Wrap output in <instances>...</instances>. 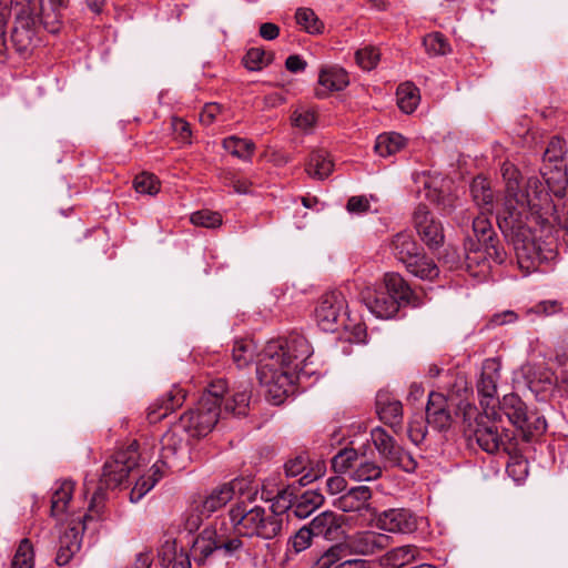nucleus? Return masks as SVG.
<instances>
[{"label": "nucleus", "mask_w": 568, "mask_h": 568, "mask_svg": "<svg viewBox=\"0 0 568 568\" xmlns=\"http://www.w3.org/2000/svg\"><path fill=\"white\" fill-rule=\"evenodd\" d=\"M504 190L503 223L499 230L507 242L511 243L521 267L529 268L536 263L552 260L556 255V240L551 227H545V239L537 237L530 227L526 226L524 216L528 210L539 206L534 199L547 201V193L537 179H530L526 185H521V173L513 163L505 162L501 166Z\"/></svg>", "instance_id": "1"}, {"label": "nucleus", "mask_w": 568, "mask_h": 568, "mask_svg": "<svg viewBox=\"0 0 568 568\" xmlns=\"http://www.w3.org/2000/svg\"><path fill=\"white\" fill-rule=\"evenodd\" d=\"M313 351L307 339L293 333L266 343L256 354L253 339H240L234 343L232 357L239 368L246 367L255 357L256 374L262 386L266 388L268 400L274 405L282 404L292 392L294 383L308 375L304 368Z\"/></svg>", "instance_id": "2"}, {"label": "nucleus", "mask_w": 568, "mask_h": 568, "mask_svg": "<svg viewBox=\"0 0 568 568\" xmlns=\"http://www.w3.org/2000/svg\"><path fill=\"white\" fill-rule=\"evenodd\" d=\"M290 494L277 493L270 507L253 506L240 503L230 509L229 516L234 530L248 538L272 540L281 536L287 521L291 507Z\"/></svg>", "instance_id": "3"}, {"label": "nucleus", "mask_w": 568, "mask_h": 568, "mask_svg": "<svg viewBox=\"0 0 568 568\" xmlns=\"http://www.w3.org/2000/svg\"><path fill=\"white\" fill-rule=\"evenodd\" d=\"M51 11L47 12L42 0H21L14 7L16 22L11 40L21 53L29 51L37 41L40 26L49 32L59 30L60 10L68 6L69 0H49Z\"/></svg>", "instance_id": "4"}, {"label": "nucleus", "mask_w": 568, "mask_h": 568, "mask_svg": "<svg viewBox=\"0 0 568 568\" xmlns=\"http://www.w3.org/2000/svg\"><path fill=\"white\" fill-rule=\"evenodd\" d=\"M477 389L483 413L479 416L476 439L484 452L494 455L497 453V366L495 358L484 362Z\"/></svg>", "instance_id": "5"}, {"label": "nucleus", "mask_w": 568, "mask_h": 568, "mask_svg": "<svg viewBox=\"0 0 568 568\" xmlns=\"http://www.w3.org/2000/svg\"><path fill=\"white\" fill-rule=\"evenodd\" d=\"M384 287L385 290L368 292L364 296L368 311L377 318H392L404 305L413 307L419 305L418 298L398 273L385 274Z\"/></svg>", "instance_id": "6"}, {"label": "nucleus", "mask_w": 568, "mask_h": 568, "mask_svg": "<svg viewBox=\"0 0 568 568\" xmlns=\"http://www.w3.org/2000/svg\"><path fill=\"white\" fill-rule=\"evenodd\" d=\"M140 454L136 442L128 447L115 452L110 459L104 463L99 487L94 490L90 511H97L101 516L103 509L104 491L103 488H115L121 486L139 467Z\"/></svg>", "instance_id": "7"}, {"label": "nucleus", "mask_w": 568, "mask_h": 568, "mask_svg": "<svg viewBox=\"0 0 568 568\" xmlns=\"http://www.w3.org/2000/svg\"><path fill=\"white\" fill-rule=\"evenodd\" d=\"M225 392L226 385L222 379L212 383L201 396L195 408L182 415V428L192 437L206 436L214 428L221 415V398Z\"/></svg>", "instance_id": "8"}, {"label": "nucleus", "mask_w": 568, "mask_h": 568, "mask_svg": "<svg viewBox=\"0 0 568 568\" xmlns=\"http://www.w3.org/2000/svg\"><path fill=\"white\" fill-rule=\"evenodd\" d=\"M470 192L475 203L480 209L479 215L473 221L474 233L487 253L490 256L496 255L497 248L493 226L497 222V213L495 212L494 191L485 178L477 176L471 182Z\"/></svg>", "instance_id": "9"}, {"label": "nucleus", "mask_w": 568, "mask_h": 568, "mask_svg": "<svg viewBox=\"0 0 568 568\" xmlns=\"http://www.w3.org/2000/svg\"><path fill=\"white\" fill-rule=\"evenodd\" d=\"M332 467L336 473L347 475L355 481H372L382 475L378 464L354 448L339 450L332 459Z\"/></svg>", "instance_id": "10"}, {"label": "nucleus", "mask_w": 568, "mask_h": 568, "mask_svg": "<svg viewBox=\"0 0 568 568\" xmlns=\"http://www.w3.org/2000/svg\"><path fill=\"white\" fill-rule=\"evenodd\" d=\"M372 442L381 457L390 466L400 467L405 471H414L417 462L412 454L405 452L396 444L394 438L382 427H375L371 432Z\"/></svg>", "instance_id": "11"}, {"label": "nucleus", "mask_w": 568, "mask_h": 568, "mask_svg": "<svg viewBox=\"0 0 568 568\" xmlns=\"http://www.w3.org/2000/svg\"><path fill=\"white\" fill-rule=\"evenodd\" d=\"M390 537L371 529L357 530L343 540L346 554L362 557L374 556L388 547Z\"/></svg>", "instance_id": "12"}, {"label": "nucleus", "mask_w": 568, "mask_h": 568, "mask_svg": "<svg viewBox=\"0 0 568 568\" xmlns=\"http://www.w3.org/2000/svg\"><path fill=\"white\" fill-rule=\"evenodd\" d=\"M189 460V446L174 432H168L161 439L159 464L162 470L165 469L182 470Z\"/></svg>", "instance_id": "13"}, {"label": "nucleus", "mask_w": 568, "mask_h": 568, "mask_svg": "<svg viewBox=\"0 0 568 568\" xmlns=\"http://www.w3.org/2000/svg\"><path fill=\"white\" fill-rule=\"evenodd\" d=\"M97 511H90L82 518V523H70L65 530L60 535L55 562L58 566H65L72 557L80 550L82 542V532L85 525L93 518H99Z\"/></svg>", "instance_id": "14"}, {"label": "nucleus", "mask_w": 568, "mask_h": 568, "mask_svg": "<svg viewBox=\"0 0 568 568\" xmlns=\"http://www.w3.org/2000/svg\"><path fill=\"white\" fill-rule=\"evenodd\" d=\"M344 306L345 298L341 292L332 291L324 294L315 310L320 328L324 332H334Z\"/></svg>", "instance_id": "15"}, {"label": "nucleus", "mask_w": 568, "mask_h": 568, "mask_svg": "<svg viewBox=\"0 0 568 568\" xmlns=\"http://www.w3.org/2000/svg\"><path fill=\"white\" fill-rule=\"evenodd\" d=\"M376 526L387 532L412 534L417 529V519L408 509L392 508L377 515Z\"/></svg>", "instance_id": "16"}, {"label": "nucleus", "mask_w": 568, "mask_h": 568, "mask_svg": "<svg viewBox=\"0 0 568 568\" xmlns=\"http://www.w3.org/2000/svg\"><path fill=\"white\" fill-rule=\"evenodd\" d=\"M372 490L368 486H356L333 499V505L343 513H357L361 516L373 513Z\"/></svg>", "instance_id": "17"}, {"label": "nucleus", "mask_w": 568, "mask_h": 568, "mask_svg": "<svg viewBox=\"0 0 568 568\" xmlns=\"http://www.w3.org/2000/svg\"><path fill=\"white\" fill-rule=\"evenodd\" d=\"M540 174L547 185V190L545 186H542L544 191L547 193V201L542 200L539 202L538 199H534V202L539 203V206L535 207L532 211H538L539 209L542 207L544 204H547L550 201L549 193H552L557 197H564L566 195L568 186V176L566 169L564 166L548 168L547 165H544L540 169ZM531 179H536V176H531ZM529 180L530 178L527 179V181H525L524 178L521 176L523 187H526ZM537 180L540 183H542L538 178Z\"/></svg>", "instance_id": "18"}, {"label": "nucleus", "mask_w": 568, "mask_h": 568, "mask_svg": "<svg viewBox=\"0 0 568 568\" xmlns=\"http://www.w3.org/2000/svg\"><path fill=\"white\" fill-rule=\"evenodd\" d=\"M414 224L420 239L430 247H438L444 242L443 226L430 214L427 206L419 205L414 212Z\"/></svg>", "instance_id": "19"}, {"label": "nucleus", "mask_w": 568, "mask_h": 568, "mask_svg": "<svg viewBox=\"0 0 568 568\" xmlns=\"http://www.w3.org/2000/svg\"><path fill=\"white\" fill-rule=\"evenodd\" d=\"M516 439L510 437L508 430L499 434V445H504V450L508 454L509 460L506 464V474L515 481L521 483L528 475L527 460L517 454V443L513 444L511 440Z\"/></svg>", "instance_id": "20"}, {"label": "nucleus", "mask_w": 568, "mask_h": 568, "mask_svg": "<svg viewBox=\"0 0 568 568\" xmlns=\"http://www.w3.org/2000/svg\"><path fill=\"white\" fill-rule=\"evenodd\" d=\"M314 537L336 540L343 534V518L333 511H323L307 525Z\"/></svg>", "instance_id": "21"}, {"label": "nucleus", "mask_w": 568, "mask_h": 568, "mask_svg": "<svg viewBox=\"0 0 568 568\" xmlns=\"http://www.w3.org/2000/svg\"><path fill=\"white\" fill-rule=\"evenodd\" d=\"M445 180L439 175L420 172L414 175V183L419 199L434 203H444L443 186Z\"/></svg>", "instance_id": "22"}, {"label": "nucleus", "mask_w": 568, "mask_h": 568, "mask_svg": "<svg viewBox=\"0 0 568 568\" xmlns=\"http://www.w3.org/2000/svg\"><path fill=\"white\" fill-rule=\"evenodd\" d=\"M514 427L516 428L517 436H520L524 442L529 443L538 439L546 433L547 422L537 410L527 409Z\"/></svg>", "instance_id": "23"}, {"label": "nucleus", "mask_w": 568, "mask_h": 568, "mask_svg": "<svg viewBox=\"0 0 568 568\" xmlns=\"http://www.w3.org/2000/svg\"><path fill=\"white\" fill-rule=\"evenodd\" d=\"M419 559V550L414 545L394 547L377 559L381 568H403Z\"/></svg>", "instance_id": "24"}, {"label": "nucleus", "mask_w": 568, "mask_h": 568, "mask_svg": "<svg viewBox=\"0 0 568 568\" xmlns=\"http://www.w3.org/2000/svg\"><path fill=\"white\" fill-rule=\"evenodd\" d=\"M252 395V385L248 382L241 383L239 386L233 387L224 402V413L233 414L235 416H245L248 412L250 400Z\"/></svg>", "instance_id": "25"}, {"label": "nucleus", "mask_w": 568, "mask_h": 568, "mask_svg": "<svg viewBox=\"0 0 568 568\" xmlns=\"http://www.w3.org/2000/svg\"><path fill=\"white\" fill-rule=\"evenodd\" d=\"M239 483L231 481L214 488L201 503L200 511L210 517L213 513L224 507L235 495Z\"/></svg>", "instance_id": "26"}, {"label": "nucleus", "mask_w": 568, "mask_h": 568, "mask_svg": "<svg viewBox=\"0 0 568 568\" xmlns=\"http://www.w3.org/2000/svg\"><path fill=\"white\" fill-rule=\"evenodd\" d=\"M389 247L395 258L404 265H407L423 250L408 232L395 234Z\"/></svg>", "instance_id": "27"}, {"label": "nucleus", "mask_w": 568, "mask_h": 568, "mask_svg": "<svg viewBox=\"0 0 568 568\" xmlns=\"http://www.w3.org/2000/svg\"><path fill=\"white\" fill-rule=\"evenodd\" d=\"M349 80L345 70L341 68L322 69L318 77L320 89L316 94L325 97L328 92L341 91L347 87Z\"/></svg>", "instance_id": "28"}, {"label": "nucleus", "mask_w": 568, "mask_h": 568, "mask_svg": "<svg viewBox=\"0 0 568 568\" xmlns=\"http://www.w3.org/2000/svg\"><path fill=\"white\" fill-rule=\"evenodd\" d=\"M407 272L422 281H434L439 275V267L423 250L405 265Z\"/></svg>", "instance_id": "29"}, {"label": "nucleus", "mask_w": 568, "mask_h": 568, "mask_svg": "<svg viewBox=\"0 0 568 568\" xmlns=\"http://www.w3.org/2000/svg\"><path fill=\"white\" fill-rule=\"evenodd\" d=\"M442 402V395L432 393L426 407V423L438 430L447 428L450 424V415L440 405Z\"/></svg>", "instance_id": "30"}, {"label": "nucleus", "mask_w": 568, "mask_h": 568, "mask_svg": "<svg viewBox=\"0 0 568 568\" xmlns=\"http://www.w3.org/2000/svg\"><path fill=\"white\" fill-rule=\"evenodd\" d=\"M334 164L325 150H314L306 164L307 174L316 180L326 179L333 171Z\"/></svg>", "instance_id": "31"}, {"label": "nucleus", "mask_w": 568, "mask_h": 568, "mask_svg": "<svg viewBox=\"0 0 568 568\" xmlns=\"http://www.w3.org/2000/svg\"><path fill=\"white\" fill-rule=\"evenodd\" d=\"M323 501L324 497L321 493L310 489L304 491L295 503L291 501L288 510H292L295 517L303 519L314 513Z\"/></svg>", "instance_id": "32"}, {"label": "nucleus", "mask_w": 568, "mask_h": 568, "mask_svg": "<svg viewBox=\"0 0 568 568\" xmlns=\"http://www.w3.org/2000/svg\"><path fill=\"white\" fill-rule=\"evenodd\" d=\"M164 476V471L159 464H154L148 474L141 476L130 493V501L139 503Z\"/></svg>", "instance_id": "33"}, {"label": "nucleus", "mask_w": 568, "mask_h": 568, "mask_svg": "<svg viewBox=\"0 0 568 568\" xmlns=\"http://www.w3.org/2000/svg\"><path fill=\"white\" fill-rule=\"evenodd\" d=\"M74 489V484L71 480H63L58 484L57 488L53 490V495L51 498V516L54 518H59L63 515L67 509L69 501L72 498Z\"/></svg>", "instance_id": "34"}, {"label": "nucleus", "mask_w": 568, "mask_h": 568, "mask_svg": "<svg viewBox=\"0 0 568 568\" xmlns=\"http://www.w3.org/2000/svg\"><path fill=\"white\" fill-rule=\"evenodd\" d=\"M406 145V139L396 132L382 133L376 138L375 152L382 156L387 158L396 154Z\"/></svg>", "instance_id": "35"}, {"label": "nucleus", "mask_w": 568, "mask_h": 568, "mask_svg": "<svg viewBox=\"0 0 568 568\" xmlns=\"http://www.w3.org/2000/svg\"><path fill=\"white\" fill-rule=\"evenodd\" d=\"M528 409L526 403L517 394H507L499 400V412L515 426Z\"/></svg>", "instance_id": "36"}, {"label": "nucleus", "mask_w": 568, "mask_h": 568, "mask_svg": "<svg viewBox=\"0 0 568 568\" xmlns=\"http://www.w3.org/2000/svg\"><path fill=\"white\" fill-rule=\"evenodd\" d=\"M313 537L314 535L307 525L301 527L293 536L287 539L285 561L291 560L294 555H298L300 552L308 549L312 545Z\"/></svg>", "instance_id": "37"}, {"label": "nucleus", "mask_w": 568, "mask_h": 568, "mask_svg": "<svg viewBox=\"0 0 568 568\" xmlns=\"http://www.w3.org/2000/svg\"><path fill=\"white\" fill-rule=\"evenodd\" d=\"M377 413L382 422L392 428L400 426L403 417L402 404L398 400H377Z\"/></svg>", "instance_id": "38"}, {"label": "nucleus", "mask_w": 568, "mask_h": 568, "mask_svg": "<svg viewBox=\"0 0 568 568\" xmlns=\"http://www.w3.org/2000/svg\"><path fill=\"white\" fill-rule=\"evenodd\" d=\"M396 95L398 108L406 114L413 113L420 101L418 89L409 82L400 84Z\"/></svg>", "instance_id": "39"}, {"label": "nucleus", "mask_w": 568, "mask_h": 568, "mask_svg": "<svg viewBox=\"0 0 568 568\" xmlns=\"http://www.w3.org/2000/svg\"><path fill=\"white\" fill-rule=\"evenodd\" d=\"M223 148L226 152L243 161H250L255 151V144L251 140L235 135L225 138L223 140Z\"/></svg>", "instance_id": "40"}, {"label": "nucleus", "mask_w": 568, "mask_h": 568, "mask_svg": "<svg viewBox=\"0 0 568 568\" xmlns=\"http://www.w3.org/2000/svg\"><path fill=\"white\" fill-rule=\"evenodd\" d=\"M307 465V459L305 456H296L295 458H292L287 460L284 465V471L287 477H297L301 476L298 479V483L301 486H306L313 480L317 478L316 474H312L311 471L305 473Z\"/></svg>", "instance_id": "41"}, {"label": "nucleus", "mask_w": 568, "mask_h": 568, "mask_svg": "<svg viewBox=\"0 0 568 568\" xmlns=\"http://www.w3.org/2000/svg\"><path fill=\"white\" fill-rule=\"evenodd\" d=\"M219 535L213 529H204L194 544V551L199 552L201 560L207 559L214 551L220 550Z\"/></svg>", "instance_id": "42"}, {"label": "nucleus", "mask_w": 568, "mask_h": 568, "mask_svg": "<svg viewBox=\"0 0 568 568\" xmlns=\"http://www.w3.org/2000/svg\"><path fill=\"white\" fill-rule=\"evenodd\" d=\"M566 154V141L559 136H552L542 155L544 165L554 164V166H562Z\"/></svg>", "instance_id": "43"}, {"label": "nucleus", "mask_w": 568, "mask_h": 568, "mask_svg": "<svg viewBox=\"0 0 568 568\" xmlns=\"http://www.w3.org/2000/svg\"><path fill=\"white\" fill-rule=\"evenodd\" d=\"M297 24L310 34H320L324 29L323 22L310 8H300L295 14Z\"/></svg>", "instance_id": "44"}, {"label": "nucleus", "mask_w": 568, "mask_h": 568, "mask_svg": "<svg viewBox=\"0 0 568 568\" xmlns=\"http://www.w3.org/2000/svg\"><path fill=\"white\" fill-rule=\"evenodd\" d=\"M33 547L28 539H22L14 552L10 568H33Z\"/></svg>", "instance_id": "45"}, {"label": "nucleus", "mask_w": 568, "mask_h": 568, "mask_svg": "<svg viewBox=\"0 0 568 568\" xmlns=\"http://www.w3.org/2000/svg\"><path fill=\"white\" fill-rule=\"evenodd\" d=\"M346 555L342 542L334 545L317 559L316 568H336Z\"/></svg>", "instance_id": "46"}, {"label": "nucleus", "mask_w": 568, "mask_h": 568, "mask_svg": "<svg viewBox=\"0 0 568 568\" xmlns=\"http://www.w3.org/2000/svg\"><path fill=\"white\" fill-rule=\"evenodd\" d=\"M423 44L429 55H445L450 51V47L445 37L439 32L427 34Z\"/></svg>", "instance_id": "47"}, {"label": "nucleus", "mask_w": 568, "mask_h": 568, "mask_svg": "<svg viewBox=\"0 0 568 568\" xmlns=\"http://www.w3.org/2000/svg\"><path fill=\"white\" fill-rule=\"evenodd\" d=\"M272 60L271 54H267L260 48L250 49L244 55V65L250 71H258L266 67Z\"/></svg>", "instance_id": "48"}, {"label": "nucleus", "mask_w": 568, "mask_h": 568, "mask_svg": "<svg viewBox=\"0 0 568 568\" xmlns=\"http://www.w3.org/2000/svg\"><path fill=\"white\" fill-rule=\"evenodd\" d=\"M133 185L140 194L154 195L160 190V182L156 176L146 172L136 175Z\"/></svg>", "instance_id": "49"}, {"label": "nucleus", "mask_w": 568, "mask_h": 568, "mask_svg": "<svg viewBox=\"0 0 568 568\" xmlns=\"http://www.w3.org/2000/svg\"><path fill=\"white\" fill-rule=\"evenodd\" d=\"M562 311V305L557 300H546L537 303L526 311L527 315H535L536 317H548L556 315Z\"/></svg>", "instance_id": "50"}, {"label": "nucleus", "mask_w": 568, "mask_h": 568, "mask_svg": "<svg viewBox=\"0 0 568 568\" xmlns=\"http://www.w3.org/2000/svg\"><path fill=\"white\" fill-rule=\"evenodd\" d=\"M379 52L374 47H365L355 53L357 64L365 71H371L377 65L379 61Z\"/></svg>", "instance_id": "51"}, {"label": "nucleus", "mask_w": 568, "mask_h": 568, "mask_svg": "<svg viewBox=\"0 0 568 568\" xmlns=\"http://www.w3.org/2000/svg\"><path fill=\"white\" fill-rule=\"evenodd\" d=\"M190 221L196 226L213 229L222 224V216L217 212L202 210L192 213Z\"/></svg>", "instance_id": "52"}, {"label": "nucleus", "mask_w": 568, "mask_h": 568, "mask_svg": "<svg viewBox=\"0 0 568 568\" xmlns=\"http://www.w3.org/2000/svg\"><path fill=\"white\" fill-rule=\"evenodd\" d=\"M345 339L353 344H365L367 338L366 327L363 323L345 325Z\"/></svg>", "instance_id": "53"}, {"label": "nucleus", "mask_w": 568, "mask_h": 568, "mask_svg": "<svg viewBox=\"0 0 568 568\" xmlns=\"http://www.w3.org/2000/svg\"><path fill=\"white\" fill-rule=\"evenodd\" d=\"M408 437L415 445H419L426 436L427 425L422 417L410 420L408 425Z\"/></svg>", "instance_id": "54"}, {"label": "nucleus", "mask_w": 568, "mask_h": 568, "mask_svg": "<svg viewBox=\"0 0 568 568\" xmlns=\"http://www.w3.org/2000/svg\"><path fill=\"white\" fill-rule=\"evenodd\" d=\"M315 120V113L310 110H296L292 116L293 124L302 130L311 129L314 125Z\"/></svg>", "instance_id": "55"}, {"label": "nucleus", "mask_w": 568, "mask_h": 568, "mask_svg": "<svg viewBox=\"0 0 568 568\" xmlns=\"http://www.w3.org/2000/svg\"><path fill=\"white\" fill-rule=\"evenodd\" d=\"M369 201L366 196H352L347 202L349 213L363 214L368 212Z\"/></svg>", "instance_id": "56"}, {"label": "nucleus", "mask_w": 568, "mask_h": 568, "mask_svg": "<svg viewBox=\"0 0 568 568\" xmlns=\"http://www.w3.org/2000/svg\"><path fill=\"white\" fill-rule=\"evenodd\" d=\"M220 112H221V106L219 104H216V103L206 104L200 113L201 123L204 125L212 124L216 120Z\"/></svg>", "instance_id": "57"}, {"label": "nucleus", "mask_w": 568, "mask_h": 568, "mask_svg": "<svg viewBox=\"0 0 568 568\" xmlns=\"http://www.w3.org/2000/svg\"><path fill=\"white\" fill-rule=\"evenodd\" d=\"M219 541L220 550H223L227 556L233 555L243 547L242 540L237 537L226 540L223 536L219 535Z\"/></svg>", "instance_id": "58"}, {"label": "nucleus", "mask_w": 568, "mask_h": 568, "mask_svg": "<svg viewBox=\"0 0 568 568\" xmlns=\"http://www.w3.org/2000/svg\"><path fill=\"white\" fill-rule=\"evenodd\" d=\"M552 375L554 374L549 369H544L539 373L538 381L535 378L529 379V387L536 392L545 389L547 386L552 384Z\"/></svg>", "instance_id": "59"}, {"label": "nucleus", "mask_w": 568, "mask_h": 568, "mask_svg": "<svg viewBox=\"0 0 568 568\" xmlns=\"http://www.w3.org/2000/svg\"><path fill=\"white\" fill-rule=\"evenodd\" d=\"M345 487L346 481L342 476H332L326 479V489L332 496L341 494Z\"/></svg>", "instance_id": "60"}, {"label": "nucleus", "mask_w": 568, "mask_h": 568, "mask_svg": "<svg viewBox=\"0 0 568 568\" xmlns=\"http://www.w3.org/2000/svg\"><path fill=\"white\" fill-rule=\"evenodd\" d=\"M306 61L297 54L288 55L285 61V67L293 73L302 72L306 69Z\"/></svg>", "instance_id": "61"}, {"label": "nucleus", "mask_w": 568, "mask_h": 568, "mask_svg": "<svg viewBox=\"0 0 568 568\" xmlns=\"http://www.w3.org/2000/svg\"><path fill=\"white\" fill-rule=\"evenodd\" d=\"M173 129L179 134L182 141H187L191 136L190 124L182 119L173 120Z\"/></svg>", "instance_id": "62"}, {"label": "nucleus", "mask_w": 568, "mask_h": 568, "mask_svg": "<svg viewBox=\"0 0 568 568\" xmlns=\"http://www.w3.org/2000/svg\"><path fill=\"white\" fill-rule=\"evenodd\" d=\"M280 29L276 24L271 22L262 23L260 27V36L265 40H274L278 37Z\"/></svg>", "instance_id": "63"}, {"label": "nucleus", "mask_w": 568, "mask_h": 568, "mask_svg": "<svg viewBox=\"0 0 568 568\" xmlns=\"http://www.w3.org/2000/svg\"><path fill=\"white\" fill-rule=\"evenodd\" d=\"M336 568H371V564L364 559H345Z\"/></svg>", "instance_id": "64"}]
</instances>
